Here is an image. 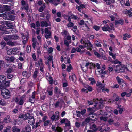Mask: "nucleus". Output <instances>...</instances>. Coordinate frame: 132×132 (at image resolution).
<instances>
[{"instance_id":"obj_1","label":"nucleus","mask_w":132,"mask_h":132,"mask_svg":"<svg viewBox=\"0 0 132 132\" xmlns=\"http://www.w3.org/2000/svg\"><path fill=\"white\" fill-rule=\"evenodd\" d=\"M4 25H5L7 27L4 25H2L0 26V30L2 31L3 34H8V21H5L4 22Z\"/></svg>"},{"instance_id":"obj_2","label":"nucleus","mask_w":132,"mask_h":132,"mask_svg":"<svg viewBox=\"0 0 132 132\" xmlns=\"http://www.w3.org/2000/svg\"><path fill=\"white\" fill-rule=\"evenodd\" d=\"M6 77L4 75H0V82L5 86H8V81H6Z\"/></svg>"},{"instance_id":"obj_3","label":"nucleus","mask_w":132,"mask_h":132,"mask_svg":"<svg viewBox=\"0 0 132 132\" xmlns=\"http://www.w3.org/2000/svg\"><path fill=\"white\" fill-rule=\"evenodd\" d=\"M3 67L5 69H6V72L7 73V77L8 78V65L6 64L5 62H4L2 60H0V70L2 67Z\"/></svg>"},{"instance_id":"obj_4","label":"nucleus","mask_w":132,"mask_h":132,"mask_svg":"<svg viewBox=\"0 0 132 132\" xmlns=\"http://www.w3.org/2000/svg\"><path fill=\"white\" fill-rule=\"evenodd\" d=\"M4 88L1 90V94L3 98L5 99L8 98V90Z\"/></svg>"},{"instance_id":"obj_5","label":"nucleus","mask_w":132,"mask_h":132,"mask_svg":"<svg viewBox=\"0 0 132 132\" xmlns=\"http://www.w3.org/2000/svg\"><path fill=\"white\" fill-rule=\"evenodd\" d=\"M93 102H94L95 104L94 105V106L97 109H99L102 108L103 106V104H101L98 103L99 100L97 99L96 100L94 99Z\"/></svg>"},{"instance_id":"obj_6","label":"nucleus","mask_w":132,"mask_h":132,"mask_svg":"<svg viewBox=\"0 0 132 132\" xmlns=\"http://www.w3.org/2000/svg\"><path fill=\"white\" fill-rule=\"evenodd\" d=\"M116 67L117 68L114 69L115 71L118 73H121L124 72L125 69V67L121 66L119 65H117Z\"/></svg>"},{"instance_id":"obj_7","label":"nucleus","mask_w":132,"mask_h":132,"mask_svg":"<svg viewBox=\"0 0 132 132\" xmlns=\"http://www.w3.org/2000/svg\"><path fill=\"white\" fill-rule=\"evenodd\" d=\"M49 29H51V28L48 27L45 29V32L46 34L45 35V37L46 39L51 38V32L49 30Z\"/></svg>"},{"instance_id":"obj_8","label":"nucleus","mask_w":132,"mask_h":132,"mask_svg":"<svg viewBox=\"0 0 132 132\" xmlns=\"http://www.w3.org/2000/svg\"><path fill=\"white\" fill-rule=\"evenodd\" d=\"M8 11V6L0 4V13H2L6 11Z\"/></svg>"},{"instance_id":"obj_9","label":"nucleus","mask_w":132,"mask_h":132,"mask_svg":"<svg viewBox=\"0 0 132 132\" xmlns=\"http://www.w3.org/2000/svg\"><path fill=\"white\" fill-rule=\"evenodd\" d=\"M35 120L34 117L33 116H30L28 118V123L30 125H32L34 123Z\"/></svg>"},{"instance_id":"obj_10","label":"nucleus","mask_w":132,"mask_h":132,"mask_svg":"<svg viewBox=\"0 0 132 132\" xmlns=\"http://www.w3.org/2000/svg\"><path fill=\"white\" fill-rule=\"evenodd\" d=\"M85 47H87V49L88 50H91L92 49L91 47H92L93 45L91 44L89 40L86 41L85 44L84 45Z\"/></svg>"},{"instance_id":"obj_11","label":"nucleus","mask_w":132,"mask_h":132,"mask_svg":"<svg viewBox=\"0 0 132 132\" xmlns=\"http://www.w3.org/2000/svg\"><path fill=\"white\" fill-rule=\"evenodd\" d=\"M14 26L12 24H11L10 22H9V29H10L9 30V33H10L11 31L13 33L16 32V30L14 28Z\"/></svg>"},{"instance_id":"obj_12","label":"nucleus","mask_w":132,"mask_h":132,"mask_svg":"<svg viewBox=\"0 0 132 132\" xmlns=\"http://www.w3.org/2000/svg\"><path fill=\"white\" fill-rule=\"evenodd\" d=\"M51 128L55 132H61L62 130V129L60 127H55V126L53 125H52Z\"/></svg>"},{"instance_id":"obj_13","label":"nucleus","mask_w":132,"mask_h":132,"mask_svg":"<svg viewBox=\"0 0 132 132\" xmlns=\"http://www.w3.org/2000/svg\"><path fill=\"white\" fill-rule=\"evenodd\" d=\"M30 116L29 113H28L26 114H20L19 116V118H23L24 120L28 118L29 116Z\"/></svg>"},{"instance_id":"obj_14","label":"nucleus","mask_w":132,"mask_h":132,"mask_svg":"<svg viewBox=\"0 0 132 132\" xmlns=\"http://www.w3.org/2000/svg\"><path fill=\"white\" fill-rule=\"evenodd\" d=\"M50 25L51 24L50 23H48L46 21H42L40 22V26L41 27H47Z\"/></svg>"},{"instance_id":"obj_15","label":"nucleus","mask_w":132,"mask_h":132,"mask_svg":"<svg viewBox=\"0 0 132 132\" xmlns=\"http://www.w3.org/2000/svg\"><path fill=\"white\" fill-rule=\"evenodd\" d=\"M105 126H102L101 127H99L98 128H97V129H95L94 131H96L97 130H98L100 131V132H103L104 131V130H106V129H104L105 128Z\"/></svg>"},{"instance_id":"obj_16","label":"nucleus","mask_w":132,"mask_h":132,"mask_svg":"<svg viewBox=\"0 0 132 132\" xmlns=\"http://www.w3.org/2000/svg\"><path fill=\"white\" fill-rule=\"evenodd\" d=\"M48 59V64L50 66V63L52 62H53V58L52 56L49 55L47 58Z\"/></svg>"},{"instance_id":"obj_17","label":"nucleus","mask_w":132,"mask_h":132,"mask_svg":"<svg viewBox=\"0 0 132 132\" xmlns=\"http://www.w3.org/2000/svg\"><path fill=\"white\" fill-rule=\"evenodd\" d=\"M9 39L16 40L18 38V36L16 35H9Z\"/></svg>"},{"instance_id":"obj_18","label":"nucleus","mask_w":132,"mask_h":132,"mask_svg":"<svg viewBox=\"0 0 132 132\" xmlns=\"http://www.w3.org/2000/svg\"><path fill=\"white\" fill-rule=\"evenodd\" d=\"M69 78L70 80H72L74 82L76 80V76L74 74L72 73V75L69 76Z\"/></svg>"},{"instance_id":"obj_19","label":"nucleus","mask_w":132,"mask_h":132,"mask_svg":"<svg viewBox=\"0 0 132 132\" xmlns=\"http://www.w3.org/2000/svg\"><path fill=\"white\" fill-rule=\"evenodd\" d=\"M131 37V35L129 34H125L123 35V39L124 40H126Z\"/></svg>"},{"instance_id":"obj_20","label":"nucleus","mask_w":132,"mask_h":132,"mask_svg":"<svg viewBox=\"0 0 132 132\" xmlns=\"http://www.w3.org/2000/svg\"><path fill=\"white\" fill-rule=\"evenodd\" d=\"M17 51V48H13L10 50V53L11 54H15Z\"/></svg>"},{"instance_id":"obj_21","label":"nucleus","mask_w":132,"mask_h":132,"mask_svg":"<svg viewBox=\"0 0 132 132\" xmlns=\"http://www.w3.org/2000/svg\"><path fill=\"white\" fill-rule=\"evenodd\" d=\"M62 83L63 87H65L68 86V82L64 78L62 79Z\"/></svg>"},{"instance_id":"obj_22","label":"nucleus","mask_w":132,"mask_h":132,"mask_svg":"<svg viewBox=\"0 0 132 132\" xmlns=\"http://www.w3.org/2000/svg\"><path fill=\"white\" fill-rule=\"evenodd\" d=\"M10 68H9V73L15 70L16 68V66L14 65H13L11 67L10 66Z\"/></svg>"},{"instance_id":"obj_23","label":"nucleus","mask_w":132,"mask_h":132,"mask_svg":"<svg viewBox=\"0 0 132 132\" xmlns=\"http://www.w3.org/2000/svg\"><path fill=\"white\" fill-rule=\"evenodd\" d=\"M116 25L117 24H120L122 25L123 24V21L122 20H116Z\"/></svg>"},{"instance_id":"obj_24","label":"nucleus","mask_w":132,"mask_h":132,"mask_svg":"<svg viewBox=\"0 0 132 132\" xmlns=\"http://www.w3.org/2000/svg\"><path fill=\"white\" fill-rule=\"evenodd\" d=\"M84 26L83 27V29L85 31H88L89 30V27L87 26V24L85 23Z\"/></svg>"},{"instance_id":"obj_25","label":"nucleus","mask_w":132,"mask_h":132,"mask_svg":"<svg viewBox=\"0 0 132 132\" xmlns=\"http://www.w3.org/2000/svg\"><path fill=\"white\" fill-rule=\"evenodd\" d=\"M8 12H6L3 13V18L5 19L8 20Z\"/></svg>"},{"instance_id":"obj_26","label":"nucleus","mask_w":132,"mask_h":132,"mask_svg":"<svg viewBox=\"0 0 132 132\" xmlns=\"http://www.w3.org/2000/svg\"><path fill=\"white\" fill-rule=\"evenodd\" d=\"M45 4L44 3L42 4V5L40 7V8H39L38 11L39 12H42L45 9Z\"/></svg>"},{"instance_id":"obj_27","label":"nucleus","mask_w":132,"mask_h":132,"mask_svg":"<svg viewBox=\"0 0 132 132\" xmlns=\"http://www.w3.org/2000/svg\"><path fill=\"white\" fill-rule=\"evenodd\" d=\"M24 97H23V96L20 97V101L18 103V104L19 105H21L23 104L24 103L23 100V98H24Z\"/></svg>"},{"instance_id":"obj_28","label":"nucleus","mask_w":132,"mask_h":132,"mask_svg":"<svg viewBox=\"0 0 132 132\" xmlns=\"http://www.w3.org/2000/svg\"><path fill=\"white\" fill-rule=\"evenodd\" d=\"M94 43L96 46L97 47H100L101 46L100 42V40L98 41L96 40L95 42Z\"/></svg>"},{"instance_id":"obj_29","label":"nucleus","mask_w":132,"mask_h":132,"mask_svg":"<svg viewBox=\"0 0 132 132\" xmlns=\"http://www.w3.org/2000/svg\"><path fill=\"white\" fill-rule=\"evenodd\" d=\"M12 128L13 132H20V130L16 126L13 127Z\"/></svg>"},{"instance_id":"obj_30","label":"nucleus","mask_w":132,"mask_h":132,"mask_svg":"<svg viewBox=\"0 0 132 132\" xmlns=\"http://www.w3.org/2000/svg\"><path fill=\"white\" fill-rule=\"evenodd\" d=\"M25 130L26 132H31V128L29 125H27L25 127Z\"/></svg>"},{"instance_id":"obj_31","label":"nucleus","mask_w":132,"mask_h":132,"mask_svg":"<svg viewBox=\"0 0 132 132\" xmlns=\"http://www.w3.org/2000/svg\"><path fill=\"white\" fill-rule=\"evenodd\" d=\"M116 80L119 84H121L123 82V80L121 78H120L119 76H117L116 78Z\"/></svg>"},{"instance_id":"obj_32","label":"nucleus","mask_w":132,"mask_h":132,"mask_svg":"<svg viewBox=\"0 0 132 132\" xmlns=\"http://www.w3.org/2000/svg\"><path fill=\"white\" fill-rule=\"evenodd\" d=\"M46 78L49 81L50 84H52L53 83V80L51 77L47 76Z\"/></svg>"},{"instance_id":"obj_33","label":"nucleus","mask_w":132,"mask_h":132,"mask_svg":"<svg viewBox=\"0 0 132 132\" xmlns=\"http://www.w3.org/2000/svg\"><path fill=\"white\" fill-rule=\"evenodd\" d=\"M96 85L98 87L101 88H104L105 87V85H104L102 84L101 82H98L96 84Z\"/></svg>"},{"instance_id":"obj_34","label":"nucleus","mask_w":132,"mask_h":132,"mask_svg":"<svg viewBox=\"0 0 132 132\" xmlns=\"http://www.w3.org/2000/svg\"><path fill=\"white\" fill-rule=\"evenodd\" d=\"M24 6L21 7V9L22 10H26L27 11H28V4H27Z\"/></svg>"},{"instance_id":"obj_35","label":"nucleus","mask_w":132,"mask_h":132,"mask_svg":"<svg viewBox=\"0 0 132 132\" xmlns=\"http://www.w3.org/2000/svg\"><path fill=\"white\" fill-rule=\"evenodd\" d=\"M6 43L4 41H2L0 43V44L1 45V47L3 49L4 48L6 45Z\"/></svg>"},{"instance_id":"obj_36","label":"nucleus","mask_w":132,"mask_h":132,"mask_svg":"<svg viewBox=\"0 0 132 132\" xmlns=\"http://www.w3.org/2000/svg\"><path fill=\"white\" fill-rule=\"evenodd\" d=\"M89 80L91 81V83L92 84H95L96 83L95 80L93 78H88Z\"/></svg>"},{"instance_id":"obj_37","label":"nucleus","mask_w":132,"mask_h":132,"mask_svg":"<svg viewBox=\"0 0 132 132\" xmlns=\"http://www.w3.org/2000/svg\"><path fill=\"white\" fill-rule=\"evenodd\" d=\"M38 73V71L37 70V69H35V71L34 73V74L33 75V77L35 78H36L37 77V74Z\"/></svg>"},{"instance_id":"obj_38","label":"nucleus","mask_w":132,"mask_h":132,"mask_svg":"<svg viewBox=\"0 0 132 132\" xmlns=\"http://www.w3.org/2000/svg\"><path fill=\"white\" fill-rule=\"evenodd\" d=\"M15 19V16L13 15H9V20H14Z\"/></svg>"},{"instance_id":"obj_39","label":"nucleus","mask_w":132,"mask_h":132,"mask_svg":"<svg viewBox=\"0 0 132 132\" xmlns=\"http://www.w3.org/2000/svg\"><path fill=\"white\" fill-rule=\"evenodd\" d=\"M90 128L91 129L93 130H93V132H95L96 131H94V130L95 129H97L96 128V125L95 124H93L90 126Z\"/></svg>"},{"instance_id":"obj_40","label":"nucleus","mask_w":132,"mask_h":132,"mask_svg":"<svg viewBox=\"0 0 132 132\" xmlns=\"http://www.w3.org/2000/svg\"><path fill=\"white\" fill-rule=\"evenodd\" d=\"M38 64L40 66H42L43 65V64L42 63V60L41 59H40L38 61Z\"/></svg>"},{"instance_id":"obj_41","label":"nucleus","mask_w":132,"mask_h":132,"mask_svg":"<svg viewBox=\"0 0 132 132\" xmlns=\"http://www.w3.org/2000/svg\"><path fill=\"white\" fill-rule=\"evenodd\" d=\"M54 93L56 94L60 93V91L59 90L57 87H55L54 89Z\"/></svg>"},{"instance_id":"obj_42","label":"nucleus","mask_w":132,"mask_h":132,"mask_svg":"<svg viewBox=\"0 0 132 132\" xmlns=\"http://www.w3.org/2000/svg\"><path fill=\"white\" fill-rule=\"evenodd\" d=\"M50 121L49 120H47L46 121L44 122V126H48V124L50 122Z\"/></svg>"},{"instance_id":"obj_43","label":"nucleus","mask_w":132,"mask_h":132,"mask_svg":"<svg viewBox=\"0 0 132 132\" xmlns=\"http://www.w3.org/2000/svg\"><path fill=\"white\" fill-rule=\"evenodd\" d=\"M94 54L96 56L100 58L101 55H100L96 51H94Z\"/></svg>"},{"instance_id":"obj_44","label":"nucleus","mask_w":132,"mask_h":132,"mask_svg":"<svg viewBox=\"0 0 132 132\" xmlns=\"http://www.w3.org/2000/svg\"><path fill=\"white\" fill-rule=\"evenodd\" d=\"M72 66L71 65H70L69 66H68L67 67L66 69L67 71L69 72H70Z\"/></svg>"},{"instance_id":"obj_45","label":"nucleus","mask_w":132,"mask_h":132,"mask_svg":"<svg viewBox=\"0 0 132 132\" xmlns=\"http://www.w3.org/2000/svg\"><path fill=\"white\" fill-rule=\"evenodd\" d=\"M9 4L10 5V6H9V7L10 9H12L14 7V3L13 2H11L10 3H9Z\"/></svg>"},{"instance_id":"obj_46","label":"nucleus","mask_w":132,"mask_h":132,"mask_svg":"<svg viewBox=\"0 0 132 132\" xmlns=\"http://www.w3.org/2000/svg\"><path fill=\"white\" fill-rule=\"evenodd\" d=\"M11 9H10V8L9 7V14L10 13L13 14H14L15 12L14 11L12 10H11Z\"/></svg>"},{"instance_id":"obj_47","label":"nucleus","mask_w":132,"mask_h":132,"mask_svg":"<svg viewBox=\"0 0 132 132\" xmlns=\"http://www.w3.org/2000/svg\"><path fill=\"white\" fill-rule=\"evenodd\" d=\"M100 119L101 120H103L105 121H106L107 120V118L106 117H100Z\"/></svg>"},{"instance_id":"obj_48","label":"nucleus","mask_w":132,"mask_h":132,"mask_svg":"<svg viewBox=\"0 0 132 132\" xmlns=\"http://www.w3.org/2000/svg\"><path fill=\"white\" fill-rule=\"evenodd\" d=\"M68 121V120L67 119H63L61 120L60 122L61 123H65Z\"/></svg>"},{"instance_id":"obj_49","label":"nucleus","mask_w":132,"mask_h":132,"mask_svg":"<svg viewBox=\"0 0 132 132\" xmlns=\"http://www.w3.org/2000/svg\"><path fill=\"white\" fill-rule=\"evenodd\" d=\"M15 45L14 43L13 42H12L11 41H9V46H13Z\"/></svg>"},{"instance_id":"obj_50","label":"nucleus","mask_w":132,"mask_h":132,"mask_svg":"<svg viewBox=\"0 0 132 132\" xmlns=\"http://www.w3.org/2000/svg\"><path fill=\"white\" fill-rule=\"evenodd\" d=\"M86 41L84 39H81L80 42L81 44H83L84 45L85 44Z\"/></svg>"},{"instance_id":"obj_51","label":"nucleus","mask_w":132,"mask_h":132,"mask_svg":"<svg viewBox=\"0 0 132 132\" xmlns=\"http://www.w3.org/2000/svg\"><path fill=\"white\" fill-rule=\"evenodd\" d=\"M100 59L103 58L105 60H107V57H106V56L105 55H103V54L102 55H101V56L100 57Z\"/></svg>"},{"instance_id":"obj_52","label":"nucleus","mask_w":132,"mask_h":132,"mask_svg":"<svg viewBox=\"0 0 132 132\" xmlns=\"http://www.w3.org/2000/svg\"><path fill=\"white\" fill-rule=\"evenodd\" d=\"M90 69L94 68L95 67V66L94 64H93V63H90Z\"/></svg>"},{"instance_id":"obj_53","label":"nucleus","mask_w":132,"mask_h":132,"mask_svg":"<svg viewBox=\"0 0 132 132\" xmlns=\"http://www.w3.org/2000/svg\"><path fill=\"white\" fill-rule=\"evenodd\" d=\"M93 28L96 30L98 31L100 29V27L97 26H93Z\"/></svg>"},{"instance_id":"obj_54","label":"nucleus","mask_w":132,"mask_h":132,"mask_svg":"<svg viewBox=\"0 0 132 132\" xmlns=\"http://www.w3.org/2000/svg\"><path fill=\"white\" fill-rule=\"evenodd\" d=\"M75 126L77 128H79V127H80L81 124L79 122H76L75 123Z\"/></svg>"},{"instance_id":"obj_55","label":"nucleus","mask_w":132,"mask_h":132,"mask_svg":"<svg viewBox=\"0 0 132 132\" xmlns=\"http://www.w3.org/2000/svg\"><path fill=\"white\" fill-rule=\"evenodd\" d=\"M121 5L122 6H123L125 5V2L124 0H120Z\"/></svg>"},{"instance_id":"obj_56","label":"nucleus","mask_w":132,"mask_h":132,"mask_svg":"<svg viewBox=\"0 0 132 132\" xmlns=\"http://www.w3.org/2000/svg\"><path fill=\"white\" fill-rule=\"evenodd\" d=\"M107 29H108V31H109L112 30L113 29V27H111V28H110V27L108 25H106V26Z\"/></svg>"},{"instance_id":"obj_57","label":"nucleus","mask_w":132,"mask_h":132,"mask_svg":"<svg viewBox=\"0 0 132 132\" xmlns=\"http://www.w3.org/2000/svg\"><path fill=\"white\" fill-rule=\"evenodd\" d=\"M36 92L35 91H34L32 93V94L31 98L33 99H35V96Z\"/></svg>"},{"instance_id":"obj_58","label":"nucleus","mask_w":132,"mask_h":132,"mask_svg":"<svg viewBox=\"0 0 132 132\" xmlns=\"http://www.w3.org/2000/svg\"><path fill=\"white\" fill-rule=\"evenodd\" d=\"M73 25L74 24L73 23L70 22L67 25V26L68 27H72Z\"/></svg>"},{"instance_id":"obj_59","label":"nucleus","mask_w":132,"mask_h":132,"mask_svg":"<svg viewBox=\"0 0 132 132\" xmlns=\"http://www.w3.org/2000/svg\"><path fill=\"white\" fill-rule=\"evenodd\" d=\"M51 119L53 121L55 119H56V116L54 115H53L51 117Z\"/></svg>"},{"instance_id":"obj_60","label":"nucleus","mask_w":132,"mask_h":132,"mask_svg":"<svg viewBox=\"0 0 132 132\" xmlns=\"http://www.w3.org/2000/svg\"><path fill=\"white\" fill-rule=\"evenodd\" d=\"M3 39L7 41V45H8V37H4Z\"/></svg>"},{"instance_id":"obj_61","label":"nucleus","mask_w":132,"mask_h":132,"mask_svg":"<svg viewBox=\"0 0 132 132\" xmlns=\"http://www.w3.org/2000/svg\"><path fill=\"white\" fill-rule=\"evenodd\" d=\"M113 97H116V98L115 100L116 101H118L119 99V97L118 96L116 95H114L113 96Z\"/></svg>"},{"instance_id":"obj_62","label":"nucleus","mask_w":132,"mask_h":132,"mask_svg":"<svg viewBox=\"0 0 132 132\" xmlns=\"http://www.w3.org/2000/svg\"><path fill=\"white\" fill-rule=\"evenodd\" d=\"M60 101H58L56 102L54 104L55 107L56 108L59 106V105L60 104Z\"/></svg>"},{"instance_id":"obj_63","label":"nucleus","mask_w":132,"mask_h":132,"mask_svg":"<svg viewBox=\"0 0 132 132\" xmlns=\"http://www.w3.org/2000/svg\"><path fill=\"white\" fill-rule=\"evenodd\" d=\"M65 125L66 126H69L70 125V121L68 120V121H67V122H65Z\"/></svg>"},{"instance_id":"obj_64","label":"nucleus","mask_w":132,"mask_h":132,"mask_svg":"<svg viewBox=\"0 0 132 132\" xmlns=\"http://www.w3.org/2000/svg\"><path fill=\"white\" fill-rule=\"evenodd\" d=\"M113 122L114 121L112 119H111L108 120L109 123L110 125H112L113 124Z\"/></svg>"}]
</instances>
